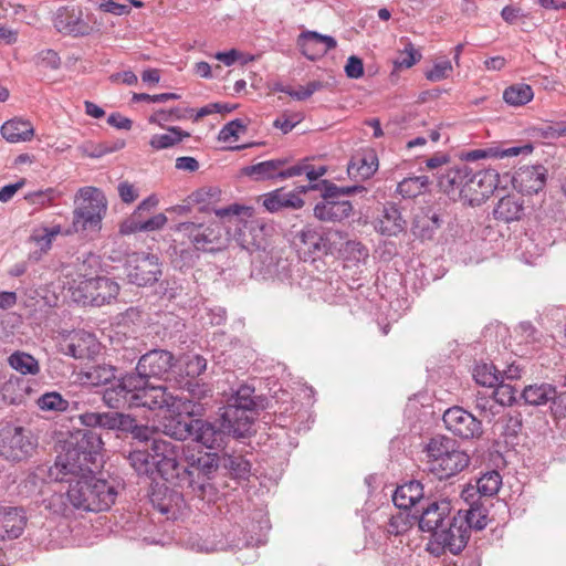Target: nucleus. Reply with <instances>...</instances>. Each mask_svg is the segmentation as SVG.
<instances>
[{
    "mask_svg": "<svg viewBox=\"0 0 566 566\" xmlns=\"http://www.w3.org/2000/svg\"><path fill=\"white\" fill-rule=\"evenodd\" d=\"M158 510L167 515L168 518L178 520L186 511V503L184 496L178 492H170L168 502L158 504Z\"/></svg>",
    "mask_w": 566,
    "mask_h": 566,
    "instance_id": "52",
    "label": "nucleus"
},
{
    "mask_svg": "<svg viewBox=\"0 0 566 566\" xmlns=\"http://www.w3.org/2000/svg\"><path fill=\"white\" fill-rule=\"evenodd\" d=\"M421 55L420 53L413 48L412 44H408L403 52L400 53L399 57L395 61V64L397 67H411L415 65L419 60Z\"/></svg>",
    "mask_w": 566,
    "mask_h": 566,
    "instance_id": "64",
    "label": "nucleus"
},
{
    "mask_svg": "<svg viewBox=\"0 0 566 566\" xmlns=\"http://www.w3.org/2000/svg\"><path fill=\"white\" fill-rule=\"evenodd\" d=\"M471 168L467 165L454 166L439 178V186L452 200H463Z\"/></svg>",
    "mask_w": 566,
    "mask_h": 566,
    "instance_id": "27",
    "label": "nucleus"
},
{
    "mask_svg": "<svg viewBox=\"0 0 566 566\" xmlns=\"http://www.w3.org/2000/svg\"><path fill=\"white\" fill-rule=\"evenodd\" d=\"M473 378L484 387H494L500 384V371L492 364H478L473 369Z\"/></svg>",
    "mask_w": 566,
    "mask_h": 566,
    "instance_id": "51",
    "label": "nucleus"
},
{
    "mask_svg": "<svg viewBox=\"0 0 566 566\" xmlns=\"http://www.w3.org/2000/svg\"><path fill=\"white\" fill-rule=\"evenodd\" d=\"M534 147L532 144L526 143L521 146L503 147L500 145L490 146L485 148H479L468 151L464 155L465 160L476 161L484 158L503 159L517 156H527L532 154Z\"/></svg>",
    "mask_w": 566,
    "mask_h": 566,
    "instance_id": "31",
    "label": "nucleus"
},
{
    "mask_svg": "<svg viewBox=\"0 0 566 566\" xmlns=\"http://www.w3.org/2000/svg\"><path fill=\"white\" fill-rule=\"evenodd\" d=\"M135 396V406L153 411H165L174 416L201 415L202 406L184 396L180 389L165 385H151L143 379Z\"/></svg>",
    "mask_w": 566,
    "mask_h": 566,
    "instance_id": "3",
    "label": "nucleus"
},
{
    "mask_svg": "<svg viewBox=\"0 0 566 566\" xmlns=\"http://www.w3.org/2000/svg\"><path fill=\"white\" fill-rule=\"evenodd\" d=\"M102 448V438L93 431H85L76 442H67L64 446L63 452L57 454V465L66 472L93 470L98 467L97 460Z\"/></svg>",
    "mask_w": 566,
    "mask_h": 566,
    "instance_id": "5",
    "label": "nucleus"
},
{
    "mask_svg": "<svg viewBox=\"0 0 566 566\" xmlns=\"http://www.w3.org/2000/svg\"><path fill=\"white\" fill-rule=\"evenodd\" d=\"M301 53L310 61H316L336 48L337 42L331 35L306 30L297 36Z\"/></svg>",
    "mask_w": 566,
    "mask_h": 566,
    "instance_id": "23",
    "label": "nucleus"
},
{
    "mask_svg": "<svg viewBox=\"0 0 566 566\" xmlns=\"http://www.w3.org/2000/svg\"><path fill=\"white\" fill-rule=\"evenodd\" d=\"M192 108H179L175 107L171 109H158L154 112L149 118L148 122L150 124H156L160 127H164V123L171 122V120H180L187 118L190 114H192Z\"/></svg>",
    "mask_w": 566,
    "mask_h": 566,
    "instance_id": "53",
    "label": "nucleus"
},
{
    "mask_svg": "<svg viewBox=\"0 0 566 566\" xmlns=\"http://www.w3.org/2000/svg\"><path fill=\"white\" fill-rule=\"evenodd\" d=\"M124 146V143H117L114 146H108L103 143H95L92 140L84 142L81 144L77 149L82 155L91 157V158H101L106 154L114 153L120 149Z\"/></svg>",
    "mask_w": 566,
    "mask_h": 566,
    "instance_id": "56",
    "label": "nucleus"
},
{
    "mask_svg": "<svg viewBox=\"0 0 566 566\" xmlns=\"http://www.w3.org/2000/svg\"><path fill=\"white\" fill-rule=\"evenodd\" d=\"M522 397L527 405L543 406L555 397V387L549 384H534L524 388Z\"/></svg>",
    "mask_w": 566,
    "mask_h": 566,
    "instance_id": "42",
    "label": "nucleus"
},
{
    "mask_svg": "<svg viewBox=\"0 0 566 566\" xmlns=\"http://www.w3.org/2000/svg\"><path fill=\"white\" fill-rule=\"evenodd\" d=\"M184 543L187 548L197 553H212L218 549L217 543L207 538H202L198 534L189 535Z\"/></svg>",
    "mask_w": 566,
    "mask_h": 566,
    "instance_id": "59",
    "label": "nucleus"
},
{
    "mask_svg": "<svg viewBox=\"0 0 566 566\" xmlns=\"http://www.w3.org/2000/svg\"><path fill=\"white\" fill-rule=\"evenodd\" d=\"M228 424L231 422L223 421L222 418L220 424L202 419H192L190 438L207 449L221 448L226 443V439L233 436V431Z\"/></svg>",
    "mask_w": 566,
    "mask_h": 566,
    "instance_id": "16",
    "label": "nucleus"
},
{
    "mask_svg": "<svg viewBox=\"0 0 566 566\" xmlns=\"http://www.w3.org/2000/svg\"><path fill=\"white\" fill-rule=\"evenodd\" d=\"M116 378V368L112 365H96L80 374L82 382L91 386H102Z\"/></svg>",
    "mask_w": 566,
    "mask_h": 566,
    "instance_id": "41",
    "label": "nucleus"
},
{
    "mask_svg": "<svg viewBox=\"0 0 566 566\" xmlns=\"http://www.w3.org/2000/svg\"><path fill=\"white\" fill-rule=\"evenodd\" d=\"M417 512L411 514L408 511L400 510L397 514L391 515L386 526V532L389 535H401L406 533L417 521Z\"/></svg>",
    "mask_w": 566,
    "mask_h": 566,
    "instance_id": "48",
    "label": "nucleus"
},
{
    "mask_svg": "<svg viewBox=\"0 0 566 566\" xmlns=\"http://www.w3.org/2000/svg\"><path fill=\"white\" fill-rule=\"evenodd\" d=\"M451 505L448 501L430 502L422 506L420 515L417 514L419 528L422 532L436 533L450 520Z\"/></svg>",
    "mask_w": 566,
    "mask_h": 566,
    "instance_id": "25",
    "label": "nucleus"
},
{
    "mask_svg": "<svg viewBox=\"0 0 566 566\" xmlns=\"http://www.w3.org/2000/svg\"><path fill=\"white\" fill-rule=\"evenodd\" d=\"M69 483L67 500L75 509L99 512L108 510L116 500V488L106 480L97 479L93 470L62 472Z\"/></svg>",
    "mask_w": 566,
    "mask_h": 566,
    "instance_id": "2",
    "label": "nucleus"
},
{
    "mask_svg": "<svg viewBox=\"0 0 566 566\" xmlns=\"http://www.w3.org/2000/svg\"><path fill=\"white\" fill-rule=\"evenodd\" d=\"M524 214V202L521 197L509 195L501 198L493 210L496 220L512 222L520 220Z\"/></svg>",
    "mask_w": 566,
    "mask_h": 566,
    "instance_id": "39",
    "label": "nucleus"
},
{
    "mask_svg": "<svg viewBox=\"0 0 566 566\" xmlns=\"http://www.w3.org/2000/svg\"><path fill=\"white\" fill-rule=\"evenodd\" d=\"M128 461L139 475H150L156 472L151 448L132 451Z\"/></svg>",
    "mask_w": 566,
    "mask_h": 566,
    "instance_id": "45",
    "label": "nucleus"
},
{
    "mask_svg": "<svg viewBox=\"0 0 566 566\" xmlns=\"http://www.w3.org/2000/svg\"><path fill=\"white\" fill-rule=\"evenodd\" d=\"M172 231L187 240L197 251L205 253L218 252L228 243V233L218 221L179 222L172 228Z\"/></svg>",
    "mask_w": 566,
    "mask_h": 566,
    "instance_id": "8",
    "label": "nucleus"
},
{
    "mask_svg": "<svg viewBox=\"0 0 566 566\" xmlns=\"http://www.w3.org/2000/svg\"><path fill=\"white\" fill-rule=\"evenodd\" d=\"M407 221L403 219L397 205L387 202L382 206L379 214L374 221L375 230L387 237H395L403 232Z\"/></svg>",
    "mask_w": 566,
    "mask_h": 566,
    "instance_id": "26",
    "label": "nucleus"
},
{
    "mask_svg": "<svg viewBox=\"0 0 566 566\" xmlns=\"http://www.w3.org/2000/svg\"><path fill=\"white\" fill-rule=\"evenodd\" d=\"M62 472H66V470L57 465V459L55 460L54 465H38L32 472L29 473L24 481V486L29 488L31 492H34L38 489L40 490V484L44 483L45 481L62 482L64 480Z\"/></svg>",
    "mask_w": 566,
    "mask_h": 566,
    "instance_id": "38",
    "label": "nucleus"
},
{
    "mask_svg": "<svg viewBox=\"0 0 566 566\" xmlns=\"http://www.w3.org/2000/svg\"><path fill=\"white\" fill-rule=\"evenodd\" d=\"M263 206L273 213L285 208L300 209L304 206V200L294 191L276 189L264 195Z\"/></svg>",
    "mask_w": 566,
    "mask_h": 566,
    "instance_id": "35",
    "label": "nucleus"
},
{
    "mask_svg": "<svg viewBox=\"0 0 566 566\" xmlns=\"http://www.w3.org/2000/svg\"><path fill=\"white\" fill-rule=\"evenodd\" d=\"M81 200L73 211V232H98L107 210L103 192L95 187H83L77 192Z\"/></svg>",
    "mask_w": 566,
    "mask_h": 566,
    "instance_id": "6",
    "label": "nucleus"
},
{
    "mask_svg": "<svg viewBox=\"0 0 566 566\" xmlns=\"http://www.w3.org/2000/svg\"><path fill=\"white\" fill-rule=\"evenodd\" d=\"M125 273L128 281L137 286L155 284L163 274L161 264L155 254L135 252L127 256Z\"/></svg>",
    "mask_w": 566,
    "mask_h": 566,
    "instance_id": "15",
    "label": "nucleus"
},
{
    "mask_svg": "<svg viewBox=\"0 0 566 566\" xmlns=\"http://www.w3.org/2000/svg\"><path fill=\"white\" fill-rule=\"evenodd\" d=\"M38 439L31 430L7 424L0 429V455L6 460L19 462L32 457Z\"/></svg>",
    "mask_w": 566,
    "mask_h": 566,
    "instance_id": "13",
    "label": "nucleus"
},
{
    "mask_svg": "<svg viewBox=\"0 0 566 566\" xmlns=\"http://www.w3.org/2000/svg\"><path fill=\"white\" fill-rule=\"evenodd\" d=\"M142 377L135 374H127L120 377L111 387L106 388L103 394V401L112 409H118L124 406L136 407L135 396Z\"/></svg>",
    "mask_w": 566,
    "mask_h": 566,
    "instance_id": "17",
    "label": "nucleus"
},
{
    "mask_svg": "<svg viewBox=\"0 0 566 566\" xmlns=\"http://www.w3.org/2000/svg\"><path fill=\"white\" fill-rule=\"evenodd\" d=\"M59 234L70 235L72 231L64 230L60 224L35 228L30 235V242L35 245V250L29 253V260L34 262L41 260L51 250L52 242Z\"/></svg>",
    "mask_w": 566,
    "mask_h": 566,
    "instance_id": "28",
    "label": "nucleus"
},
{
    "mask_svg": "<svg viewBox=\"0 0 566 566\" xmlns=\"http://www.w3.org/2000/svg\"><path fill=\"white\" fill-rule=\"evenodd\" d=\"M189 136L190 134L180 127L170 126L167 128V133L151 136L149 145L154 150H163L174 147Z\"/></svg>",
    "mask_w": 566,
    "mask_h": 566,
    "instance_id": "44",
    "label": "nucleus"
},
{
    "mask_svg": "<svg viewBox=\"0 0 566 566\" xmlns=\"http://www.w3.org/2000/svg\"><path fill=\"white\" fill-rule=\"evenodd\" d=\"M287 158H275L261 161L242 169L243 175L255 181H264L270 179H289L300 174L298 168L286 167Z\"/></svg>",
    "mask_w": 566,
    "mask_h": 566,
    "instance_id": "19",
    "label": "nucleus"
},
{
    "mask_svg": "<svg viewBox=\"0 0 566 566\" xmlns=\"http://www.w3.org/2000/svg\"><path fill=\"white\" fill-rule=\"evenodd\" d=\"M475 408L480 410L483 417L491 418L500 412L502 405L492 396L479 395L475 400Z\"/></svg>",
    "mask_w": 566,
    "mask_h": 566,
    "instance_id": "61",
    "label": "nucleus"
},
{
    "mask_svg": "<svg viewBox=\"0 0 566 566\" xmlns=\"http://www.w3.org/2000/svg\"><path fill=\"white\" fill-rule=\"evenodd\" d=\"M534 97L533 88L528 84L518 83L506 87L503 92V99L510 106H523Z\"/></svg>",
    "mask_w": 566,
    "mask_h": 566,
    "instance_id": "46",
    "label": "nucleus"
},
{
    "mask_svg": "<svg viewBox=\"0 0 566 566\" xmlns=\"http://www.w3.org/2000/svg\"><path fill=\"white\" fill-rule=\"evenodd\" d=\"M428 184L427 176L408 177L398 184L397 192L402 198H415L426 191Z\"/></svg>",
    "mask_w": 566,
    "mask_h": 566,
    "instance_id": "49",
    "label": "nucleus"
},
{
    "mask_svg": "<svg viewBox=\"0 0 566 566\" xmlns=\"http://www.w3.org/2000/svg\"><path fill=\"white\" fill-rule=\"evenodd\" d=\"M423 500V488L418 481H409L402 485H399L394 494L392 502L395 506L400 510L408 511L410 509L417 510V505Z\"/></svg>",
    "mask_w": 566,
    "mask_h": 566,
    "instance_id": "33",
    "label": "nucleus"
},
{
    "mask_svg": "<svg viewBox=\"0 0 566 566\" xmlns=\"http://www.w3.org/2000/svg\"><path fill=\"white\" fill-rule=\"evenodd\" d=\"M469 536L470 531L459 512L457 516L448 520L439 531H436L428 544V551L436 556L444 551L459 554L465 547Z\"/></svg>",
    "mask_w": 566,
    "mask_h": 566,
    "instance_id": "14",
    "label": "nucleus"
},
{
    "mask_svg": "<svg viewBox=\"0 0 566 566\" xmlns=\"http://www.w3.org/2000/svg\"><path fill=\"white\" fill-rule=\"evenodd\" d=\"M167 222L164 213H157L144 222L126 221L120 227V232L129 234L137 231H156L161 229Z\"/></svg>",
    "mask_w": 566,
    "mask_h": 566,
    "instance_id": "50",
    "label": "nucleus"
},
{
    "mask_svg": "<svg viewBox=\"0 0 566 566\" xmlns=\"http://www.w3.org/2000/svg\"><path fill=\"white\" fill-rule=\"evenodd\" d=\"M424 450L429 470L440 480L458 474L470 462L469 455L457 447L455 441L443 436L431 438Z\"/></svg>",
    "mask_w": 566,
    "mask_h": 566,
    "instance_id": "4",
    "label": "nucleus"
},
{
    "mask_svg": "<svg viewBox=\"0 0 566 566\" xmlns=\"http://www.w3.org/2000/svg\"><path fill=\"white\" fill-rule=\"evenodd\" d=\"M214 59L222 62L227 66H231L238 61H240L241 64H247L249 61L253 60L252 56L247 57L242 52L235 49H231L226 52H217L214 54Z\"/></svg>",
    "mask_w": 566,
    "mask_h": 566,
    "instance_id": "63",
    "label": "nucleus"
},
{
    "mask_svg": "<svg viewBox=\"0 0 566 566\" xmlns=\"http://www.w3.org/2000/svg\"><path fill=\"white\" fill-rule=\"evenodd\" d=\"M8 363L11 368L22 375H38L40 373L39 361L30 354L17 350L12 353Z\"/></svg>",
    "mask_w": 566,
    "mask_h": 566,
    "instance_id": "47",
    "label": "nucleus"
},
{
    "mask_svg": "<svg viewBox=\"0 0 566 566\" xmlns=\"http://www.w3.org/2000/svg\"><path fill=\"white\" fill-rule=\"evenodd\" d=\"M465 521V526L470 531L471 528L481 531L488 525V510L478 503H472L467 514L462 516Z\"/></svg>",
    "mask_w": 566,
    "mask_h": 566,
    "instance_id": "55",
    "label": "nucleus"
},
{
    "mask_svg": "<svg viewBox=\"0 0 566 566\" xmlns=\"http://www.w3.org/2000/svg\"><path fill=\"white\" fill-rule=\"evenodd\" d=\"M446 428L461 439H473L482 433L481 421L461 407H452L442 417Z\"/></svg>",
    "mask_w": 566,
    "mask_h": 566,
    "instance_id": "18",
    "label": "nucleus"
},
{
    "mask_svg": "<svg viewBox=\"0 0 566 566\" xmlns=\"http://www.w3.org/2000/svg\"><path fill=\"white\" fill-rule=\"evenodd\" d=\"M27 524V516L21 507L0 505V539L18 538Z\"/></svg>",
    "mask_w": 566,
    "mask_h": 566,
    "instance_id": "29",
    "label": "nucleus"
},
{
    "mask_svg": "<svg viewBox=\"0 0 566 566\" xmlns=\"http://www.w3.org/2000/svg\"><path fill=\"white\" fill-rule=\"evenodd\" d=\"M188 467L180 473L178 488L190 490L197 497L211 501L214 488L211 479L218 470V462L212 454L206 453L199 458L186 457Z\"/></svg>",
    "mask_w": 566,
    "mask_h": 566,
    "instance_id": "7",
    "label": "nucleus"
},
{
    "mask_svg": "<svg viewBox=\"0 0 566 566\" xmlns=\"http://www.w3.org/2000/svg\"><path fill=\"white\" fill-rule=\"evenodd\" d=\"M175 366L174 355L164 349H153L144 354L137 364L136 376L146 379L148 377H161Z\"/></svg>",
    "mask_w": 566,
    "mask_h": 566,
    "instance_id": "22",
    "label": "nucleus"
},
{
    "mask_svg": "<svg viewBox=\"0 0 566 566\" xmlns=\"http://www.w3.org/2000/svg\"><path fill=\"white\" fill-rule=\"evenodd\" d=\"M226 467L238 479H244L251 470L250 461L241 455H230L227 459Z\"/></svg>",
    "mask_w": 566,
    "mask_h": 566,
    "instance_id": "60",
    "label": "nucleus"
},
{
    "mask_svg": "<svg viewBox=\"0 0 566 566\" xmlns=\"http://www.w3.org/2000/svg\"><path fill=\"white\" fill-rule=\"evenodd\" d=\"M452 72V64L449 60L436 62L433 66L426 72L427 80L431 82H439L449 77Z\"/></svg>",
    "mask_w": 566,
    "mask_h": 566,
    "instance_id": "62",
    "label": "nucleus"
},
{
    "mask_svg": "<svg viewBox=\"0 0 566 566\" xmlns=\"http://www.w3.org/2000/svg\"><path fill=\"white\" fill-rule=\"evenodd\" d=\"M0 132L2 137L12 144L29 142L34 136L32 124L27 119L18 117L7 120L1 126Z\"/></svg>",
    "mask_w": 566,
    "mask_h": 566,
    "instance_id": "37",
    "label": "nucleus"
},
{
    "mask_svg": "<svg viewBox=\"0 0 566 566\" xmlns=\"http://www.w3.org/2000/svg\"><path fill=\"white\" fill-rule=\"evenodd\" d=\"M81 424L88 428H103L108 430L126 429L132 419L123 413L108 412H84L78 416Z\"/></svg>",
    "mask_w": 566,
    "mask_h": 566,
    "instance_id": "32",
    "label": "nucleus"
},
{
    "mask_svg": "<svg viewBox=\"0 0 566 566\" xmlns=\"http://www.w3.org/2000/svg\"><path fill=\"white\" fill-rule=\"evenodd\" d=\"M214 213L220 219L235 227L233 240L242 249L252 253V273L262 279H273L282 283L289 282L292 276L291 264L286 259L274 255L268 251V237L270 228L258 220H245L252 214V208L233 203L227 208L216 209Z\"/></svg>",
    "mask_w": 566,
    "mask_h": 566,
    "instance_id": "1",
    "label": "nucleus"
},
{
    "mask_svg": "<svg viewBox=\"0 0 566 566\" xmlns=\"http://www.w3.org/2000/svg\"><path fill=\"white\" fill-rule=\"evenodd\" d=\"M55 29L72 36H84L92 32V27L83 20L82 11L74 7L60 8L54 15Z\"/></svg>",
    "mask_w": 566,
    "mask_h": 566,
    "instance_id": "24",
    "label": "nucleus"
},
{
    "mask_svg": "<svg viewBox=\"0 0 566 566\" xmlns=\"http://www.w3.org/2000/svg\"><path fill=\"white\" fill-rule=\"evenodd\" d=\"M496 186L497 174L494 170H471L463 201L471 206L480 205L493 193Z\"/></svg>",
    "mask_w": 566,
    "mask_h": 566,
    "instance_id": "20",
    "label": "nucleus"
},
{
    "mask_svg": "<svg viewBox=\"0 0 566 566\" xmlns=\"http://www.w3.org/2000/svg\"><path fill=\"white\" fill-rule=\"evenodd\" d=\"M38 407L42 411L62 412L67 410L69 401L57 391H49L39 397Z\"/></svg>",
    "mask_w": 566,
    "mask_h": 566,
    "instance_id": "54",
    "label": "nucleus"
},
{
    "mask_svg": "<svg viewBox=\"0 0 566 566\" xmlns=\"http://www.w3.org/2000/svg\"><path fill=\"white\" fill-rule=\"evenodd\" d=\"M175 367L181 375L187 377H198L207 368V359L193 353H187L175 360Z\"/></svg>",
    "mask_w": 566,
    "mask_h": 566,
    "instance_id": "43",
    "label": "nucleus"
},
{
    "mask_svg": "<svg viewBox=\"0 0 566 566\" xmlns=\"http://www.w3.org/2000/svg\"><path fill=\"white\" fill-rule=\"evenodd\" d=\"M441 214L432 209L418 213L413 220L412 233L421 240H430L442 224Z\"/></svg>",
    "mask_w": 566,
    "mask_h": 566,
    "instance_id": "36",
    "label": "nucleus"
},
{
    "mask_svg": "<svg viewBox=\"0 0 566 566\" xmlns=\"http://www.w3.org/2000/svg\"><path fill=\"white\" fill-rule=\"evenodd\" d=\"M363 190V186L338 187L328 180H322L323 201L314 207V216L326 222H339L348 218L353 206L344 197Z\"/></svg>",
    "mask_w": 566,
    "mask_h": 566,
    "instance_id": "10",
    "label": "nucleus"
},
{
    "mask_svg": "<svg viewBox=\"0 0 566 566\" xmlns=\"http://www.w3.org/2000/svg\"><path fill=\"white\" fill-rule=\"evenodd\" d=\"M255 405L254 388L249 385H240L231 394L223 407L221 418L223 421L231 422L228 426L233 431V437L243 438L250 432L253 422L251 413Z\"/></svg>",
    "mask_w": 566,
    "mask_h": 566,
    "instance_id": "9",
    "label": "nucleus"
},
{
    "mask_svg": "<svg viewBox=\"0 0 566 566\" xmlns=\"http://www.w3.org/2000/svg\"><path fill=\"white\" fill-rule=\"evenodd\" d=\"M151 451L156 472L167 482L178 486L182 469L184 446L160 438L151 441Z\"/></svg>",
    "mask_w": 566,
    "mask_h": 566,
    "instance_id": "11",
    "label": "nucleus"
},
{
    "mask_svg": "<svg viewBox=\"0 0 566 566\" xmlns=\"http://www.w3.org/2000/svg\"><path fill=\"white\" fill-rule=\"evenodd\" d=\"M191 420L190 421H181L177 419H172L167 423H164L163 426V432L177 440V441H184L188 438H190L191 434Z\"/></svg>",
    "mask_w": 566,
    "mask_h": 566,
    "instance_id": "57",
    "label": "nucleus"
},
{
    "mask_svg": "<svg viewBox=\"0 0 566 566\" xmlns=\"http://www.w3.org/2000/svg\"><path fill=\"white\" fill-rule=\"evenodd\" d=\"M379 161L376 151L371 148L363 149L354 155L348 164L347 172L352 179L366 180L378 170Z\"/></svg>",
    "mask_w": 566,
    "mask_h": 566,
    "instance_id": "30",
    "label": "nucleus"
},
{
    "mask_svg": "<svg viewBox=\"0 0 566 566\" xmlns=\"http://www.w3.org/2000/svg\"><path fill=\"white\" fill-rule=\"evenodd\" d=\"M95 336L86 331L70 332L60 343V352L75 359L88 358L97 352Z\"/></svg>",
    "mask_w": 566,
    "mask_h": 566,
    "instance_id": "21",
    "label": "nucleus"
},
{
    "mask_svg": "<svg viewBox=\"0 0 566 566\" xmlns=\"http://www.w3.org/2000/svg\"><path fill=\"white\" fill-rule=\"evenodd\" d=\"M70 290L74 302L84 306H102L117 296L119 285L109 277L96 276L80 280Z\"/></svg>",
    "mask_w": 566,
    "mask_h": 566,
    "instance_id": "12",
    "label": "nucleus"
},
{
    "mask_svg": "<svg viewBox=\"0 0 566 566\" xmlns=\"http://www.w3.org/2000/svg\"><path fill=\"white\" fill-rule=\"evenodd\" d=\"M247 130L245 124L241 119H233L226 124L218 134V140L228 143L238 139L240 134Z\"/></svg>",
    "mask_w": 566,
    "mask_h": 566,
    "instance_id": "58",
    "label": "nucleus"
},
{
    "mask_svg": "<svg viewBox=\"0 0 566 566\" xmlns=\"http://www.w3.org/2000/svg\"><path fill=\"white\" fill-rule=\"evenodd\" d=\"M545 181L546 170L543 166L525 167L514 177V182L526 193H537L544 188Z\"/></svg>",
    "mask_w": 566,
    "mask_h": 566,
    "instance_id": "34",
    "label": "nucleus"
},
{
    "mask_svg": "<svg viewBox=\"0 0 566 566\" xmlns=\"http://www.w3.org/2000/svg\"><path fill=\"white\" fill-rule=\"evenodd\" d=\"M502 485V476L495 471H488L483 473L475 483V486L468 488L463 491L462 496L468 500L472 495V491L475 489L480 495L491 497L497 494Z\"/></svg>",
    "mask_w": 566,
    "mask_h": 566,
    "instance_id": "40",
    "label": "nucleus"
}]
</instances>
